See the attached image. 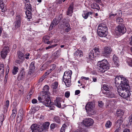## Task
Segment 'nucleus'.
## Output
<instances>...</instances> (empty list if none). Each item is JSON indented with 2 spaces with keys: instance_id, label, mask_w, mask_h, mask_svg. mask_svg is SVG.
<instances>
[{
  "instance_id": "1",
  "label": "nucleus",
  "mask_w": 132,
  "mask_h": 132,
  "mask_svg": "<svg viewBox=\"0 0 132 132\" xmlns=\"http://www.w3.org/2000/svg\"><path fill=\"white\" fill-rule=\"evenodd\" d=\"M49 89V86L47 85L44 86L43 91L40 93V96L38 97V100L39 103H42L46 106H49L53 104L51 102L50 98L48 95V92Z\"/></svg>"
},
{
  "instance_id": "2",
  "label": "nucleus",
  "mask_w": 132,
  "mask_h": 132,
  "mask_svg": "<svg viewBox=\"0 0 132 132\" xmlns=\"http://www.w3.org/2000/svg\"><path fill=\"white\" fill-rule=\"evenodd\" d=\"M50 123L48 122L43 123L32 124L31 127L32 132H40L44 130L47 129L49 127Z\"/></svg>"
},
{
  "instance_id": "3",
  "label": "nucleus",
  "mask_w": 132,
  "mask_h": 132,
  "mask_svg": "<svg viewBox=\"0 0 132 132\" xmlns=\"http://www.w3.org/2000/svg\"><path fill=\"white\" fill-rule=\"evenodd\" d=\"M115 83L118 89H123L125 86L128 87L127 85L128 84V80L120 76H117L115 78Z\"/></svg>"
},
{
  "instance_id": "4",
  "label": "nucleus",
  "mask_w": 132,
  "mask_h": 132,
  "mask_svg": "<svg viewBox=\"0 0 132 132\" xmlns=\"http://www.w3.org/2000/svg\"><path fill=\"white\" fill-rule=\"evenodd\" d=\"M109 64L107 60L104 59L98 62L97 69L99 72H104L109 68Z\"/></svg>"
},
{
  "instance_id": "5",
  "label": "nucleus",
  "mask_w": 132,
  "mask_h": 132,
  "mask_svg": "<svg viewBox=\"0 0 132 132\" xmlns=\"http://www.w3.org/2000/svg\"><path fill=\"white\" fill-rule=\"evenodd\" d=\"M127 85L129 87L125 86V87L123 88V89H120L118 88L117 91L119 95L125 98L128 97L131 94L129 91L130 88V87L129 84Z\"/></svg>"
},
{
  "instance_id": "6",
  "label": "nucleus",
  "mask_w": 132,
  "mask_h": 132,
  "mask_svg": "<svg viewBox=\"0 0 132 132\" xmlns=\"http://www.w3.org/2000/svg\"><path fill=\"white\" fill-rule=\"evenodd\" d=\"M100 52L98 48L95 47L93 50H91L86 57L88 62L91 61L94 57L100 54Z\"/></svg>"
},
{
  "instance_id": "7",
  "label": "nucleus",
  "mask_w": 132,
  "mask_h": 132,
  "mask_svg": "<svg viewBox=\"0 0 132 132\" xmlns=\"http://www.w3.org/2000/svg\"><path fill=\"white\" fill-rule=\"evenodd\" d=\"M72 73L71 71L69 72H65L63 77V81L67 87H69L71 85V80Z\"/></svg>"
},
{
  "instance_id": "8",
  "label": "nucleus",
  "mask_w": 132,
  "mask_h": 132,
  "mask_svg": "<svg viewBox=\"0 0 132 132\" xmlns=\"http://www.w3.org/2000/svg\"><path fill=\"white\" fill-rule=\"evenodd\" d=\"M116 32L119 33L120 35H122L126 31V29L123 24L119 25L116 29Z\"/></svg>"
},
{
  "instance_id": "9",
  "label": "nucleus",
  "mask_w": 132,
  "mask_h": 132,
  "mask_svg": "<svg viewBox=\"0 0 132 132\" xmlns=\"http://www.w3.org/2000/svg\"><path fill=\"white\" fill-rule=\"evenodd\" d=\"M94 122L93 120L90 118H86L83 120L84 124L86 127H87L93 126Z\"/></svg>"
},
{
  "instance_id": "10",
  "label": "nucleus",
  "mask_w": 132,
  "mask_h": 132,
  "mask_svg": "<svg viewBox=\"0 0 132 132\" xmlns=\"http://www.w3.org/2000/svg\"><path fill=\"white\" fill-rule=\"evenodd\" d=\"M112 51V49L111 47L105 46L102 53V54L103 56L107 57L110 54Z\"/></svg>"
},
{
  "instance_id": "11",
  "label": "nucleus",
  "mask_w": 132,
  "mask_h": 132,
  "mask_svg": "<svg viewBox=\"0 0 132 132\" xmlns=\"http://www.w3.org/2000/svg\"><path fill=\"white\" fill-rule=\"evenodd\" d=\"M9 51V47L8 46H6L4 47L1 52V57L3 59H5Z\"/></svg>"
},
{
  "instance_id": "12",
  "label": "nucleus",
  "mask_w": 132,
  "mask_h": 132,
  "mask_svg": "<svg viewBox=\"0 0 132 132\" xmlns=\"http://www.w3.org/2000/svg\"><path fill=\"white\" fill-rule=\"evenodd\" d=\"M18 116L17 118V121H18L19 122H20L22 121L24 118L23 111L22 109H20L18 113Z\"/></svg>"
},
{
  "instance_id": "13",
  "label": "nucleus",
  "mask_w": 132,
  "mask_h": 132,
  "mask_svg": "<svg viewBox=\"0 0 132 132\" xmlns=\"http://www.w3.org/2000/svg\"><path fill=\"white\" fill-rule=\"evenodd\" d=\"M25 75V72L24 70H22L21 71L18 77V80L20 81L21 80H23L24 79Z\"/></svg>"
},
{
  "instance_id": "14",
  "label": "nucleus",
  "mask_w": 132,
  "mask_h": 132,
  "mask_svg": "<svg viewBox=\"0 0 132 132\" xmlns=\"http://www.w3.org/2000/svg\"><path fill=\"white\" fill-rule=\"evenodd\" d=\"M108 28L106 25L103 23L100 24L98 26L97 30L107 31Z\"/></svg>"
},
{
  "instance_id": "15",
  "label": "nucleus",
  "mask_w": 132,
  "mask_h": 132,
  "mask_svg": "<svg viewBox=\"0 0 132 132\" xmlns=\"http://www.w3.org/2000/svg\"><path fill=\"white\" fill-rule=\"evenodd\" d=\"M73 4L72 3L70 4L68 9V11L67 12V14L71 16L73 12Z\"/></svg>"
},
{
  "instance_id": "16",
  "label": "nucleus",
  "mask_w": 132,
  "mask_h": 132,
  "mask_svg": "<svg viewBox=\"0 0 132 132\" xmlns=\"http://www.w3.org/2000/svg\"><path fill=\"white\" fill-rule=\"evenodd\" d=\"M53 102V104L52 105H51L49 106H46L47 107H51L53 105H55L59 108H60L61 107V106L60 103V99L59 98H56V100L54 101V102Z\"/></svg>"
},
{
  "instance_id": "17",
  "label": "nucleus",
  "mask_w": 132,
  "mask_h": 132,
  "mask_svg": "<svg viewBox=\"0 0 132 132\" xmlns=\"http://www.w3.org/2000/svg\"><path fill=\"white\" fill-rule=\"evenodd\" d=\"M104 94H106V96L110 98H114L116 97L115 95L112 91H110L109 92H103Z\"/></svg>"
},
{
  "instance_id": "18",
  "label": "nucleus",
  "mask_w": 132,
  "mask_h": 132,
  "mask_svg": "<svg viewBox=\"0 0 132 132\" xmlns=\"http://www.w3.org/2000/svg\"><path fill=\"white\" fill-rule=\"evenodd\" d=\"M97 32L99 36L101 37H105L108 34L107 31L97 30Z\"/></svg>"
},
{
  "instance_id": "19",
  "label": "nucleus",
  "mask_w": 132,
  "mask_h": 132,
  "mask_svg": "<svg viewBox=\"0 0 132 132\" xmlns=\"http://www.w3.org/2000/svg\"><path fill=\"white\" fill-rule=\"evenodd\" d=\"M94 103L92 102H90L87 103L85 106V109L86 110L89 109H94Z\"/></svg>"
},
{
  "instance_id": "20",
  "label": "nucleus",
  "mask_w": 132,
  "mask_h": 132,
  "mask_svg": "<svg viewBox=\"0 0 132 132\" xmlns=\"http://www.w3.org/2000/svg\"><path fill=\"white\" fill-rule=\"evenodd\" d=\"M103 88L106 91V92H109L113 90V87L110 86L105 84L103 85Z\"/></svg>"
},
{
  "instance_id": "21",
  "label": "nucleus",
  "mask_w": 132,
  "mask_h": 132,
  "mask_svg": "<svg viewBox=\"0 0 132 132\" xmlns=\"http://www.w3.org/2000/svg\"><path fill=\"white\" fill-rule=\"evenodd\" d=\"M21 22L15 20L13 23L14 27L12 28L13 30L16 29L20 27L21 25Z\"/></svg>"
},
{
  "instance_id": "22",
  "label": "nucleus",
  "mask_w": 132,
  "mask_h": 132,
  "mask_svg": "<svg viewBox=\"0 0 132 132\" xmlns=\"http://www.w3.org/2000/svg\"><path fill=\"white\" fill-rule=\"evenodd\" d=\"M113 60L114 64L116 67H118L119 65V61L118 58L115 55H114L113 57Z\"/></svg>"
},
{
  "instance_id": "23",
  "label": "nucleus",
  "mask_w": 132,
  "mask_h": 132,
  "mask_svg": "<svg viewBox=\"0 0 132 132\" xmlns=\"http://www.w3.org/2000/svg\"><path fill=\"white\" fill-rule=\"evenodd\" d=\"M74 55L76 57H81L83 56V52L82 51L78 50L74 53Z\"/></svg>"
},
{
  "instance_id": "24",
  "label": "nucleus",
  "mask_w": 132,
  "mask_h": 132,
  "mask_svg": "<svg viewBox=\"0 0 132 132\" xmlns=\"http://www.w3.org/2000/svg\"><path fill=\"white\" fill-rule=\"evenodd\" d=\"M0 8L1 9L2 11L3 12H5L6 10L3 0H0Z\"/></svg>"
},
{
  "instance_id": "25",
  "label": "nucleus",
  "mask_w": 132,
  "mask_h": 132,
  "mask_svg": "<svg viewBox=\"0 0 132 132\" xmlns=\"http://www.w3.org/2000/svg\"><path fill=\"white\" fill-rule=\"evenodd\" d=\"M61 50H58L54 52L53 54V57L54 59H56L58 58L61 55Z\"/></svg>"
},
{
  "instance_id": "26",
  "label": "nucleus",
  "mask_w": 132,
  "mask_h": 132,
  "mask_svg": "<svg viewBox=\"0 0 132 132\" xmlns=\"http://www.w3.org/2000/svg\"><path fill=\"white\" fill-rule=\"evenodd\" d=\"M18 59L22 60H24V54L20 51H19L18 52Z\"/></svg>"
},
{
  "instance_id": "27",
  "label": "nucleus",
  "mask_w": 132,
  "mask_h": 132,
  "mask_svg": "<svg viewBox=\"0 0 132 132\" xmlns=\"http://www.w3.org/2000/svg\"><path fill=\"white\" fill-rule=\"evenodd\" d=\"M59 21L57 19L54 18L52 22L50 27H51L52 28L54 26L57 25L59 23Z\"/></svg>"
},
{
  "instance_id": "28",
  "label": "nucleus",
  "mask_w": 132,
  "mask_h": 132,
  "mask_svg": "<svg viewBox=\"0 0 132 132\" xmlns=\"http://www.w3.org/2000/svg\"><path fill=\"white\" fill-rule=\"evenodd\" d=\"M17 113L16 109L14 108L12 110V113L10 117V118L12 119H14Z\"/></svg>"
},
{
  "instance_id": "29",
  "label": "nucleus",
  "mask_w": 132,
  "mask_h": 132,
  "mask_svg": "<svg viewBox=\"0 0 132 132\" xmlns=\"http://www.w3.org/2000/svg\"><path fill=\"white\" fill-rule=\"evenodd\" d=\"M91 8L92 9H96L98 10L100 9L99 5L96 3H94L91 4Z\"/></svg>"
},
{
  "instance_id": "30",
  "label": "nucleus",
  "mask_w": 132,
  "mask_h": 132,
  "mask_svg": "<svg viewBox=\"0 0 132 132\" xmlns=\"http://www.w3.org/2000/svg\"><path fill=\"white\" fill-rule=\"evenodd\" d=\"M88 114L90 116L95 114V112L94 111L93 109H91L86 110Z\"/></svg>"
},
{
  "instance_id": "31",
  "label": "nucleus",
  "mask_w": 132,
  "mask_h": 132,
  "mask_svg": "<svg viewBox=\"0 0 132 132\" xmlns=\"http://www.w3.org/2000/svg\"><path fill=\"white\" fill-rule=\"evenodd\" d=\"M31 11L27 10L25 12L27 19L29 20L32 18L31 13L30 12Z\"/></svg>"
},
{
  "instance_id": "32",
  "label": "nucleus",
  "mask_w": 132,
  "mask_h": 132,
  "mask_svg": "<svg viewBox=\"0 0 132 132\" xmlns=\"http://www.w3.org/2000/svg\"><path fill=\"white\" fill-rule=\"evenodd\" d=\"M35 61H32L29 67V70L31 72L33 71L35 69Z\"/></svg>"
},
{
  "instance_id": "33",
  "label": "nucleus",
  "mask_w": 132,
  "mask_h": 132,
  "mask_svg": "<svg viewBox=\"0 0 132 132\" xmlns=\"http://www.w3.org/2000/svg\"><path fill=\"white\" fill-rule=\"evenodd\" d=\"M4 66L3 64H0V75H1L3 74L4 72Z\"/></svg>"
},
{
  "instance_id": "34",
  "label": "nucleus",
  "mask_w": 132,
  "mask_h": 132,
  "mask_svg": "<svg viewBox=\"0 0 132 132\" xmlns=\"http://www.w3.org/2000/svg\"><path fill=\"white\" fill-rule=\"evenodd\" d=\"M117 114L118 116H122L124 114V112L123 111L119 109L117 110Z\"/></svg>"
},
{
  "instance_id": "35",
  "label": "nucleus",
  "mask_w": 132,
  "mask_h": 132,
  "mask_svg": "<svg viewBox=\"0 0 132 132\" xmlns=\"http://www.w3.org/2000/svg\"><path fill=\"white\" fill-rule=\"evenodd\" d=\"M19 69L18 67L14 66L12 70V73L13 75H15L16 74L18 71Z\"/></svg>"
},
{
  "instance_id": "36",
  "label": "nucleus",
  "mask_w": 132,
  "mask_h": 132,
  "mask_svg": "<svg viewBox=\"0 0 132 132\" xmlns=\"http://www.w3.org/2000/svg\"><path fill=\"white\" fill-rule=\"evenodd\" d=\"M15 19L16 21H19L21 22L22 20V17L19 14L16 15Z\"/></svg>"
},
{
  "instance_id": "37",
  "label": "nucleus",
  "mask_w": 132,
  "mask_h": 132,
  "mask_svg": "<svg viewBox=\"0 0 132 132\" xmlns=\"http://www.w3.org/2000/svg\"><path fill=\"white\" fill-rule=\"evenodd\" d=\"M25 5L27 11H31V5L30 3L26 4Z\"/></svg>"
},
{
  "instance_id": "38",
  "label": "nucleus",
  "mask_w": 132,
  "mask_h": 132,
  "mask_svg": "<svg viewBox=\"0 0 132 132\" xmlns=\"http://www.w3.org/2000/svg\"><path fill=\"white\" fill-rule=\"evenodd\" d=\"M9 104V100H7L6 101L5 103V104L4 106V108H5V110H6V111L7 110L8 108V107Z\"/></svg>"
},
{
  "instance_id": "39",
  "label": "nucleus",
  "mask_w": 132,
  "mask_h": 132,
  "mask_svg": "<svg viewBox=\"0 0 132 132\" xmlns=\"http://www.w3.org/2000/svg\"><path fill=\"white\" fill-rule=\"evenodd\" d=\"M58 82H55L53 83L52 86V87L54 89H56L58 86Z\"/></svg>"
},
{
  "instance_id": "40",
  "label": "nucleus",
  "mask_w": 132,
  "mask_h": 132,
  "mask_svg": "<svg viewBox=\"0 0 132 132\" xmlns=\"http://www.w3.org/2000/svg\"><path fill=\"white\" fill-rule=\"evenodd\" d=\"M123 21V19L120 17H118L117 19V23L120 25L121 24V23Z\"/></svg>"
},
{
  "instance_id": "41",
  "label": "nucleus",
  "mask_w": 132,
  "mask_h": 132,
  "mask_svg": "<svg viewBox=\"0 0 132 132\" xmlns=\"http://www.w3.org/2000/svg\"><path fill=\"white\" fill-rule=\"evenodd\" d=\"M123 121V118L121 117L120 119H119L117 121V123L118 124L119 126H120L121 124L122 123Z\"/></svg>"
},
{
  "instance_id": "42",
  "label": "nucleus",
  "mask_w": 132,
  "mask_h": 132,
  "mask_svg": "<svg viewBox=\"0 0 132 132\" xmlns=\"http://www.w3.org/2000/svg\"><path fill=\"white\" fill-rule=\"evenodd\" d=\"M54 121L56 122L59 123L60 122V118L58 116H55L54 117Z\"/></svg>"
},
{
  "instance_id": "43",
  "label": "nucleus",
  "mask_w": 132,
  "mask_h": 132,
  "mask_svg": "<svg viewBox=\"0 0 132 132\" xmlns=\"http://www.w3.org/2000/svg\"><path fill=\"white\" fill-rule=\"evenodd\" d=\"M50 38L49 36H45L43 37V41L45 43Z\"/></svg>"
},
{
  "instance_id": "44",
  "label": "nucleus",
  "mask_w": 132,
  "mask_h": 132,
  "mask_svg": "<svg viewBox=\"0 0 132 132\" xmlns=\"http://www.w3.org/2000/svg\"><path fill=\"white\" fill-rule=\"evenodd\" d=\"M111 125L112 123L110 121H109L107 122L105 126L106 127L109 128L111 127Z\"/></svg>"
},
{
  "instance_id": "45",
  "label": "nucleus",
  "mask_w": 132,
  "mask_h": 132,
  "mask_svg": "<svg viewBox=\"0 0 132 132\" xmlns=\"http://www.w3.org/2000/svg\"><path fill=\"white\" fill-rule=\"evenodd\" d=\"M88 16V13L86 12H84L82 14V16L85 19H87Z\"/></svg>"
},
{
  "instance_id": "46",
  "label": "nucleus",
  "mask_w": 132,
  "mask_h": 132,
  "mask_svg": "<svg viewBox=\"0 0 132 132\" xmlns=\"http://www.w3.org/2000/svg\"><path fill=\"white\" fill-rule=\"evenodd\" d=\"M57 45V44H55L49 46L48 47H46L45 49L46 50H48L51 48H53L54 47H55Z\"/></svg>"
},
{
  "instance_id": "47",
  "label": "nucleus",
  "mask_w": 132,
  "mask_h": 132,
  "mask_svg": "<svg viewBox=\"0 0 132 132\" xmlns=\"http://www.w3.org/2000/svg\"><path fill=\"white\" fill-rule=\"evenodd\" d=\"M98 106L101 108H102L104 105L103 102L101 101L98 102Z\"/></svg>"
},
{
  "instance_id": "48",
  "label": "nucleus",
  "mask_w": 132,
  "mask_h": 132,
  "mask_svg": "<svg viewBox=\"0 0 132 132\" xmlns=\"http://www.w3.org/2000/svg\"><path fill=\"white\" fill-rule=\"evenodd\" d=\"M66 125L65 124H63L62 127H61V130H60V132H64L65 130V127Z\"/></svg>"
},
{
  "instance_id": "49",
  "label": "nucleus",
  "mask_w": 132,
  "mask_h": 132,
  "mask_svg": "<svg viewBox=\"0 0 132 132\" xmlns=\"http://www.w3.org/2000/svg\"><path fill=\"white\" fill-rule=\"evenodd\" d=\"M117 14L116 13L115 14H109V18L110 19H112L115 16L117 15Z\"/></svg>"
},
{
  "instance_id": "50",
  "label": "nucleus",
  "mask_w": 132,
  "mask_h": 132,
  "mask_svg": "<svg viewBox=\"0 0 132 132\" xmlns=\"http://www.w3.org/2000/svg\"><path fill=\"white\" fill-rule=\"evenodd\" d=\"M56 65L55 64H53L51 65L50 66L51 67L50 69H51L53 71L54 70L56 67Z\"/></svg>"
},
{
  "instance_id": "51",
  "label": "nucleus",
  "mask_w": 132,
  "mask_h": 132,
  "mask_svg": "<svg viewBox=\"0 0 132 132\" xmlns=\"http://www.w3.org/2000/svg\"><path fill=\"white\" fill-rule=\"evenodd\" d=\"M23 61L24 60H22L19 59H18V60L16 61V62L17 63L20 64L22 63Z\"/></svg>"
},
{
  "instance_id": "52",
  "label": "nucleus",
  "mask_w": 132,
  "mask_h": 132,
  "mask_svg": "<svg viewBox=\"0 0 132 132\" xmlns=\"http://www.w3.org/2000/svg\"><path fill=\"white\" fill-rule=\"evenodd\" d=\"M4 115L2 114L1 115V117H0V119L1 120V123H2L4 121Z\"/></svg>"
},
{
  "instance_id": "53",
  "label": "nucleus",
  "mask_w": 132,
  "mask_h": 132,
  "mask_svg": "<svg viewBox=\"0 0 132 132\" xmlns=\"http://www.w3.org/2000/svg\"><path fill=\"white\" fill-rule=\"evenodd\" d=\"M70 95V93L69 92L67 91L65 93V95L67 98H68Z\"/></svg>"
},
{
  "instance_id": "54",
  "label": "nucleus",
  "mask_w": 132,
  "mask_h": 132,
  "mask_svg": "<svg viewBox=\"0 0 132 132\" xmlns=\"http://www.w3.org/2000/svg\"><path fill=\"white\" fill-rule=\"evenodd\" d=\"M37 102L38 101L35 98L33 99L31 101V102L33 104L36 103H37Z\"/></svg>"
},
{
  "instance_id": "55",
  "label": "nucleus",
  "mask_w": 132,
  "mask_h": 132,
  "mask_svg": "<svg viewBox=\"0 0 132 132\" xmlns=\"http://www.w3.org/2000/svg\"><path fill=\"white\" fill-rule=\"evenodd\" d=\"M44 77V76H42L39 79V83L42 82L45 78Z\"/></svg>"
},
{
  "instance_id": "56",
  "label": "nucleus",
  "mask_w": 132,
  "mask_h": 132,
  "mask_svg": "<svg viewBox=\"0 0 132 132\" xmlns=\"http://www.w3.org/2000/svg\"><path fill=\"white\" fill-rule=\"evenodd\" d=\"M129 121L130 122V124L132 123V114H131L129 117Z\"/></svg>"
},
{
  "instance_id": "57",
  "label": "nucleus",
  "mask_w": 132,
  "mask_h": 132,
  "mask_svg": "<svg viewBox=\"0 0 132 132\" xmlns=\"http://www.w3.org/2000/svg\"><path fill=\"white\" fill-rule=\"evenodd\" d=\"M129 44L130 45L132 46V36L129 38Z\"/></svg>"
},
{
  "instance_id": "58",
  "label": "nucleus",
  "mask_w": 132,
  "mask_h": 132,
  "mask_svg": "<svg viewBox=\"0 0 132 132\" xmlns=\"http://www.w3.org/2000/svg\"><path fill=\"white\" fill-rule=\"evenodd\" d=\"M117 15L118 16H119V17H120V16H122V11H121V10H120L118 13V14L117 13Z\"/></svg>"
},
{
  "instance_id": "59",
  "label": "nucleus",
  "mask_w": 132,
  "mask_h": 132,
  "mask_svg": "<svg viewBox=\"0 0 132 132\" xmlns=\"http://www.w3.org/2000/svg\"><path fill=\"white\" fill-rule=\"evenodd\" d=\"M55 127V124L53 123H52L50 126V128L52 129H54Z\"/></svg>"
},
{
  "instance_id": "60",
  "label": "nucleus",
  "mask_w": 132,
  "mask_h": 132,
  "mask_svg": "<svg viewBox=\"0 0 132 132\" xmlns=\"http://www.w3.org/2000/svg\"><path fill=\"white\" fill-rule=\"evenodd\" d=\"M123 132H130V131L129 129L125 128L124 129Z\"/></svg>"
},
{
  "instance_id": "61",
  "label": "nucleus",
  "mask_w": 132,
  "mask_h": 132,
  "mask_svg": "<svg viewBox=\"0 0 132 132\" xmlns=\"http://www.w3.org/2000/svg\"><path fill=\"white\" fill-rule=\"evenodd\" d=\"M70 29L71 28L70 27V26L69 27H67V28L65 29V31L66 32H68L70 30Z\"/></svg>"
},
{
  "instance_id": "62",
  "label": "nucleus",
  "mask_w": 132,
  "mask_h": 132,
  "mask_svg": "<svg viewBox=\"0 0 132 132\" xmlns=\"http://www.w3.org/2000/svg\"><path fill=\"white\" fill-rule=\"evenodd\" d=\"M64 26L66 27H70V25L69 24V23L66 22L65 24H63Z\"/></svg>"
},
{
  "instance_id": "63",
  "label": "nucleus",
  "mask_w": 132,
  "mask_h": 132,
  "mask_svg": "<svg viewBox=\"0 0 132 132\" xmlns=\"http://www.w3.org/2000/svg\"><path fill=\"white\" fill-rule=\"evenodd\" d=\"M128 64L129 65L132 67V59L128 62Z\"/></svg>"
},
{
  "instance_id": "64",
  "label": "nucleus",
  "mask_w": 132,
  "mask_h": 132,
  "mask_svg": "<svg viewBox=\"0 0 132 132\" xmlns=\"http://www.w3.org/2000/svg\"><path fill=\"white\" fill-rule=\"evenodd\" d=\"M61 22H63V23L64 24L67 22V20L66 19L64 18L63 19V20H62Z\"/></svg>"
}]
</instances>
